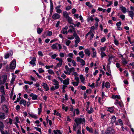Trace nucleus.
Masks as SVG:
<instances>
[{
	"mask_svg": "<svg viewBox=\"0 0 134 134\" xmlns=\"http://www.w3.org/2000/svg\"><path fill=\"white\" fill-rule=\"evenodd\" d=\"M74 121L76 123L75 124H77L80 125L82 123L83 125H85V119L84 118H77L75 119Z\"/></svg>",
	"mask_w": 134,
	"mask_h": 134,
	"instance_id": "1",
	"label": "nucleus"
},
{
	"mask_svg": "<svg viewBox=\"0 0 134 134\" xmlns=\"http://www.w3.org/2000/svg\"><path fill=\"white\" fill-rule=\"evenodd\" d=\"M65 69L66 71H64V72L66 74H68L70 75L72 72L75 71V68L73 67L69 68L67 65L65 66Z\"/></svg>",
	"mask_w": 134,
	"mask_h": 134,
	"instance_id": "2",
	"label": "nucleus"
},
{
	"mask_svg": "<svg viewBox=\"0 0 134 134\" xmlns=\"http://www.w3.org/2000/svg\"><path fill=\"white\" fill-rule=\"evenodd\" d=\"M57 45L58 46L59 49L60 50L62 49V46H61L60 44H58V43H56L55 44H53L51 46V47L53 49H57Z\"/></svg>",
	"mask_w": 134,
	"mask_h": 134,
	"instance_id": "3",
	"label": "nucleus"
},
{
	"mask_svg": "<svg viewBox=\"0 0 134 134\" xmlns=\"http://www.w3.org/2000/svg\"><path fill=\"white\" fill-rule=\"evenodd\" d=\"M81 127L80 125L74 124L73 125V130L74 131L81 130Z\"/></svg>",
	"mask_w": 134,
	"mask_h": 134,
	"instance_id": "4",
	"label": "nucleus"
},
{
	"mask_svg": "<svg viewBox=\"0 0 134 134\" xmlns=\"http://www.w3.org/2000/svg\"><path fill=\"white\" fill-rule=\"evenodd\" d=\"M52 81L54 82V83L53 85L55 87V88L56 89H58L59 87V82L55 79H53Z\"/></svg>",
	"mask_w": 134,
	"mask_h": 134,
	"instance_id": "5",
	"label": "nucleus"
},
{
	"mask_svg": "<svg viewBox=\"0 0 134 134\" xmlns=\"http://www.w3.org/2000/svg\"><path fill=\"white\" fill-rule=\"evenodd\" d=\"M89 36L90 40H91L94 36V34L93 32L91 31H90V32L87 33L85 36V38H87L88 36Z\"/></svg>",
	"mask_w": 134,
	"mask_h": 134,
	"instance_id": "6",
	"label": "nucleus"
},
{
	"mask_svg": "<svg viewBox=\"0 0 134 134\" xmlns=\"http://www.w3.org/2000/svg\"><path fill=\"white\" fill-rule=\"evenodd\" d=\"M77 60V62H79L81 63V65L82 66L85 65V61L82 59L80 58L79 57H77L76 58Z\"/></svg>",
	"mask_w": 134,
	"mask_h": 134,
	"instance_id": "7",
	"label": "nucleus"
},
{
	"mask_svg": "<svg viewBox=\"0 0 134 134\" xmlns=\"http://www.w3.org/2000/svg\"><path fill=\"white\" fill-rule=\"evenodd\" d=\"M114 132V130L110 127L108 128L105 132L106 134H113Z\"/></svg>",
	"mask_w": 134,
	"mask_h": 134,
	"instance_id": "8",
	"label": "nucleus"
},
{
	"mask_svg": "<svg viewBox=\"0 0 134 134\" xmlns=\"http://www.w3.org/2000/svg\"><path fill=\"white\" fill-rule=\"evenodd\" d=\"M60 15L57 13L54 14L52 15V18L54 20L58 19L60 17Z\"/></svg>",
	"mask_w": 134,
	"mask_h": 134,
	"instance_id": "9",
	"label": "nucleus"
},
{
	"mask_svg": "<svg viewBox=\"0 0 134 134\" xmlns=\"http://www.w3.org/2000/svg\"><path fill=\"white\" fill-rule=\"evenodd\" d=\"M16 66V61L15 60H13L11 63L10 67L12 69H14L15 68Z\"/></svg>",
	"mask_w": 134,
	"mask_h": 134,
	"instance_id": "10",
	"label": "nucleus"
},
{
	"mask_svg": "<svg viewBox=\"0 0 134 134\" xmlns=\"http://www.w3.org/2000/svg\"><path fill=\"white\" fill-rule=\"evenodd\" d=\"M110 84L108 82H106L104 85V82H103V86L102 87V88L103 89L104 87H106L107 88H109L110 87Z\"/></svg>",
	"mask_w": 134,
	"mask_h": 134,
	"instance_id": "11",
	"label": "nucleus"
},
{
	"mask_svg": "<svg viewBox=\"0 0 134 134\" xmlns=\"http://www.w3.org/2000/svg\"><path fill=\"white\" fill-rule=\"evenodd\" d=\"M42 86H43L45 90L46 91H48L49 89V87L48 86L47 84L44 82L42 83Z\"/></svg>",
	"mask_w": 134,
	"mask_h": 134,
	"instance_id": "12",
	"label": "nucleus"
},
{
	"mask_svg": "<svg viewBox=\"0 0 134 134\" xmlns=\"http://www.w3.org/2000/svg\"><path fill=\"white\" fill-rule=\"evenodd\" d=\"M120 9L124 13H125L127 12V9L126 8L124 7L122 5H121L120 7Z\"/></svg>",
	"mask_w": 134,
	"mask_h": 134,
	"instance_id": "13",
	"label": "nucleus"
},
{
	"mask_svg": "<svg viewBox=\"0 0 134 134\" xmlns=\"http://www.w3.org/2000/svg\"><path fill=\"white\" fill-rule=\"evenodd\" d=\"M68 29V26H65L62 29V32L63 34H67L68 32L67 31V30Z\"/></svg>",
	"mask_w": 134,
	"mask_h": 134,
	"instance_id": "14",
	"label": "nucleus"
},
{
	"mask_svg": "<svg viewBox=\"0 0 134 134\" xmlns=\"http://www.w3.org/2000/svg\"><path fill=\"white\" fill-rule=\"evenodd\" d=\"M92 50L93 52L92 57L93 58L96 57V56L97 52L95 49L94 48H92Z\"/></svg>",
	"mask_w": 134,
	"mask_h": 134,
	"instance_id": "15",
	"label": "nucleus"
},
{
	"mask_svg": "<svg viewBox=\"0 0 134 134\" xmlns=\"http://www.w3.org/2000/svg\"><path fill=\"white\" fill-rule=\"evenodd\" d=\"M69 78H67L66 79L64 80L63 81V83L66 85H68L69 84Z\"/></svg>",
	"mask_w": 134,
	"mask_h": 134,
	"instance_id": "16",
	"label": "nucleus"
},
{
	"mask_svg": "<svg viewBox=\"0 0 134 134\" xmlns=\"http://www.w3.org/2000/svg\"><path fill=\"white\" fill-rule=\"evenodd\" d=\"M128 12L129 15L131 17L132 19H133L134 16V12L133 11H129Z\"/></svg>",
	"mask_w": 134,
	"mask_h": 134,
	"instance_id": "17",
	"label": "nucleus"
},
{
	"mask_svg": "<svg viewBox=\"0 0 134 134\" xmlns=\"http://www.w3.org/2000/svg\"><path fill=\"white\" fill-rule=\"evenodd\" d=\"M115 104L117 105H119L120 107H122L123 105L122 102L119 101L117 100H115Z\"/></svg>",
	"mask_w": 134,
	"mask_h": 134,
	"instance_id": "18",
	"label": "nucleus"
},
{
	"mask_svg": "<svg viewBox=\"0 0 134 134\" xmlns=\"http://www.w3.org/2000/svg\"><path fill=\"white\" fill-rule=\"evenodd\" d=\"M75 113L77 115L79 113V111L78 109H74V110L73 111V114L72 115V116H75Z\"/></svg>",
	"mask_w": 134,
	"mask_h": 134,
	"instance_id": "19",
	"label": "nucleus"
},
{
	"mask_svg": "<svg viewBox=\"0 0 134 134\" xmlns=\"http://www.w3.org/2000/svg\"><path fill=\"white\" fill-rule=\"evenodd\" d=\"M69 28H70V29L68 30V32L71 33L72 31H74L75 30V28L72 25H70L69 26Z\"/></svg>",
	"mask_w": 134,
	"mask_h": 134,
	"instance_id": "20",
	"label": "nucleus"
},
{
	"mask_svg": "<svg viewBox=\"0 0 134 134\" xmlns=\"http://www.w3.org/2000/svg\"><path fill=\"white\" fill-rule=\"evenodd\" d=\"M5 115L4 113H0V119H4L5 118Z\"/></svg>",
	"mask_w": 134,
	"mask_h": 134,
	"instance_id": "21",
	"label": "nucleus"
},
{
	"mask_svg": "<svg viewBox=\"0 0 134 134\" xmlns=\"http://www.w3.org/2000/svg\"><path fill=\"white\" fill-rule=\"evenodd\" d=\"M80 79L81 82L83 83H84L85 82L84 81L85 80V78L82 75H80Z\"/></svg>",
	"mask_w": 134,
	"mask_h": 134,
	"instance_id": "22",
	"label": "nucleus"
},
{
	"mask_svg": "<svg viewBox=\"0 0 134 134\" xmlns=\"http://www.w3.org/2000/svg\"><path fill=\"white\" fill-rule=\"evenodd\" d=\"M66 19H67L69 23L70 24H72L73 25L74 24L73 23V21L71 18L69 17Z\"/></svg>",
	"mask_w": 134,
	"mask_h": 134,
	"instance_id": "23",
	"label": "nucleus"
},
{
	"mask_svg": "<svg viewBox=\"0 0 134 134\" xmlns=\"http://www.w3.org/2000/svg\"><path fill=\"white\" fill-rule=\"evenodd\" d=\"M2 78L3 79V80L2 81V83L3 84L5 83L7 79V77L6 75H5L2 76Z\"/></svg>",
	"mask_w": 134,
	"mask_h": 134,
	"instance_id": "24",
	"label": "nucleus"
},
{
	"mask_svg": "<svg viewBox=\"0 0 134 134\" xmlns=\"http://www.w3.org/2000/svg\"><path fill=\"white\" fill-rule=\"evenodd\" d=\"M26 101L23 99L21 100L20 102V104L23 105L25 107L26 106Z\"/></svg>",
	"mask_w": 134,
	"mask_h": 134,
	"instance_id": "25",
	"label": "nucleus"
},
{
	"mask_svg": "<svg viewBox=\"0 0 134 134\" xmlns=\"http://www.w3.org/2000/svg\"><path fill=\"white\" fill-rule=\"evenodd\" d=\"M111 120V122L113 124L115 122L116 120V118L114 116H113L110 118Z\"/></svg>",
	"mask_w": 134,
	"mask_h": 134,
	"instance_id": "26",
	"label": "nucleus"
},
{
	"mask_svg": "<svg viewBox=\"0 0 134 134\" xmlns=\"http://www.w3.org/2000/svg\"><path fill=\"white\" fill-rule=\"evenodd\" d=\"M63 15L64 16L66 19L69 17L68 13L66 11H64L63 12Z\"/></svg>",
	"mask_w": 134,
	"mask_h": 134,
	"instance_id": "27",
	"label": "nucleus"
},
{
	"mask_svg": "<svg viewBox=\"0 0 134 134\" xmlns=\"http://www.w3.org/2000/svg\"><path fill=\"white\" fill-rule=\"evenodd\" d=\"M84 52L85 54L87 55L88 56H89L90 55V52L88 49H85V50Z\"/></svg>",
	"mask_w": 134,
	"mask_h": 134,
	"instance_id": "28",
	"label": "nucleus"
},
{
	"mask_svg": "<svg viewBox=\"0 0 134 134\" xmlns=\"http://www.w3.org/2000/svg\"><path fill=\"white\" fill-rule=\"evenodd\" d=\"M87 110L88 113L89 114L92 113L93 111V110L92 107H91L90 109L87 108Z\"/></svg>",
	"mask_w": 134,
	"mask_h": 134,
	"instance_id": "29",
	"label": "nucleus"
},
{
	"mask_svg": "<svg viewBox=\"0 0 134 134\" xmlns=\"http://www.w3.org/2000/svg\"><path fill=\"white\" fill-rule=\"evenodd\" d=\"M4 127V125L3 122L1 121H0V130L3 129Z\"/></svg>",
	"mask_w": 134,
	"mask_h": 134,
	"instance_id": "30",
	"label": "nucleus"
},
{
	"mask_svg": "<svg viewBox=\"0 0 134 134\" xmlns=\"http://www.w3.org/2000/svg\"><path fill=\"white\" fill-rule=\"evenodd\" d=\"M112 98L113 99L116 98L117 99H120V97L119 95H113Z\"/></svg>",
	"mask_w": 134,
	"mask_h": 134,
	"instance_id": "31",
	"label": "nucleus"
},
{
	"mask_svg": "<svg viewBox=\"0 0 134 134\" xmlns=\"http://www.w3.org/2000/svg\"><path fill=\"white\" fill-rule=\"evenodd\" d=\"M47 71L48 73L50 74L53 75H54V72L51 69L48 70H47Z\"/></svg>",
	"mask_w": 134,
	"mask_h": 134,
	"instance_id": "32",
	"label": "nucleus"
},
{
	"mask_svg": "<svg viewBox=\"0 0 134 134\" xmlns=\"http://www.w3.org/2000/svg\"><path fill=\"white\" fill-rule=\"evenodd\" d=\"M107 48V47L105 46L100 47V49L101 52H104L105 51Z\"/></svg>",
	"mask_w": 134,
	"mask_h": 134,
	"instance_id": "33",
	"label": "nucleus"
},
{
	"mask_svg": "<svg viewBox=\"0 0 134 134\" xmlns=\"http://www.w3.org/2000/svg\"><path fill=\"white\" fill-rule=\"evenodd\" d=\"M79 54L82 58H83L85 55L83 52L82 51L79 52Z\"/></svg>",
	"mask_w": 134,
	"mask_h": 134,
	"instance_id": "34",
	"label": "nucleus"
},
{
	"mask_svg": "<svg viewBox=\"0 0 134 134\" xmlns=\"http://www.w3.org/2000/svg\"><path fill=\"white\" fill-rule=\"evenodd\" d=\"M73 56L74 54L72 53H69L68 54V55L67 56V57H69L68 58H73Z\"/></svg>",
	"mask_w": 134,
	"mask_h": 134,
	"instance_id": "35",
	"label": "nucleus"
},
{
	"mask_svg": "<svg viewBox=\"0 0 134 134\" xmlns=\"http://www.w3.org/2000/svg\"><path fill=\"white\" fill-rule=\"evenodd\" d=\"M86 129L87 131L90 133H93V130L92 128L90 129L87 126L86 127Z\"/></svg>",
	"mask_w": 134,
	"mask_h": 134,
	"instance_id": "36",
	"label": "nucleus"
},
{
	"mask_svg": "<svg viewBox=\"0 0 134 134\" xmlns=\"http://www.w3.org/2000/svg\"><path fill=\"white\" fill-rule=\"evenodd\" d=\"M43 30V29L42 28H38L37 29V32L38 34H40Z\"/></svg>",
	"mask_w": 134,
	"mask_h": 134,
	"instance_id": "37",
	"label": "nucleus"
},
{
	"mask_svg": "<svg viewBox=\"0 0 134 134\" xmlns=\"http://www.w3.org/2000/svg\"><path fill=\"white\" fill-rule=\"evenodd\" d=\"M53 132L54 133V134H57L58 133L60 134H61V133L60 131L59 130H54Z\"/></svg>",
	"mask_w": 134,
	"mask_h": 134,
	"instance_id": "38",
	"label": "nucleus"
},
{
	"mask_svg": "<svg viewBox=\"0 0 134 134\" xmlns=\"http://www.w3.org/2000/svg\"><path fill=\"white\" fill-rule=\"evenodd\" d=\"M62 62L63 61L59 62V63H58L57 65V67H60L62 64Z\"/></svg>",
	"mask_w": 134,
	"mask_h": 134,
	"instance_id": "39",
	"label": "nucleus"
},
{
	"mask_svg": "<svg viewBox=\"0 0 134 134\" xmlns=\"http://www.w3.org/2000/svg\"><path fill=\"white\" fill-rule=\"evenodd\" d=\"M5 94H3L1 96V102H4L5 100V98L4 97Z\"/></svg>",
	"mask_w": 134,
	"mask_h": 134,
	"instance_id": "40",
	"label": "nucleus"
},
{
	"mask_svg": "<svg viewBox=\"0 0 134 134\" xmlns=\"http://www.w3.org/2000/svg\"><path fill=\"white\" fill-rule=\"evenodd\" d=\"M122 63L124 64H126L127 63V62L126 61V60L123 57L122 55Z\"/></svg>",
	"mask_w": 134,
	"mask_h": 134,
	"instance_id": "41",
	"label": "nucleus"
},
{
	"mask_svg": "<svg viewBox=\"0 0 134 134\" xmlns=\"http://www.w3.org/2000/svg\"><path fill=\"white\" fill-rule=\"evenodd\" d=\"M101 118L103 120H104L106 117H107V115L105 114H101Z\"/></svg>",
	"mask_w": 134,
	"mask_h": 134,
	"instance_id": "42",
	"label": "nucleus"
},
{
	"mask_svg": "<svg viewBox=\"0 0 134 134\" xmlns=\"http://www.w3.org/2000/svg\"><path fill=\"white\" fill-rule=\"evenodd\" d=\"M30 66H32L33 67L34 66V58H32V59L30 62Z\"/></svg>",
	"mask_w": 134,
	"mask_h": 134,
	"instance_id": "43",
	"label": "nucleus"
},
{
	"mask_svg": "<svg viewBox=\"0 0 134 134\" xmlns=\"http://www.w3.org/2000/svg\"><path fill=\"white\" fill-rule=\"evenodd\" d=\"M88 21L89 22L92 21L93 20V19L92 16L89 17L87 19Z\"/></svg>",
	"mask_w": 134,
	"mask_h": 134,
	"instance_id": "44",
	"label": "nucleus"
},
{
	"mask_svg": "<svg viewBox=\"0 0 134 134\" xmlns=\"http://www.w3.org/2000/svg\"><path fill=\"white\" fill-rule=\"evenodd\" d=\"M62 108L64 110L66 111H67L68 109V107H65L63 104H62Z\"/></svg>",
	"mask_w": 134,
	"mask_h": 134,
	"instance_id": "45",
	"label": "nucleus"
},
{
	"mask_svg": "<svg viewBox=\"0 0 134 134\" xmlns=\"http://www.w3.org/2000/svg\"><path fill=\"white\" fill-rule=\"evenodd\" d=\"M24 82L25 84H28L30 85H31L33 83V82L32 81L29 82V81H24Z\"/></svg>",
	"mask_w": 134,
	"mask_h": 134,
	"instance_id": "46",
	"label": "nucleus"
},
{
	"mask_svg": "<svg viewBox=\"0 0 134 134\" xmlns=\"http://www.w3.org/2000/svg\"><path fill=\"white\" fill-rule=\"evenodd\" d=\"M100 54L102 58H103L104 57L107 56V55L104 52H101L100 53Z\"/></svg>",
	"mask_w": 134,
	"mask_h": 134,
	"instance_id": "47",
	"label": "nucleus"
},
{
	"mask_svg": "<svg viewBox=\"0 0 134 134\" xmlns=\"http://www.w3.org/2000/svg\"><path fill=\"white\" fill-rule=\"evenodd\" d=\"M66 44L67 46H69L71 42V41L70 40H65Z\"/></svg>",
	"mask_w": 134,
	"mask_h": 134,
	"instance_id": "48",
	"label": "nucleus"
},
{
	"mask_svg": "<svg viewBox=\"0 0 134 134\" xmlns=\"http://www.w3.org/2000/svg\"><path fill=\"white\" fill-rule=\"evenodd\" d=\"M15 77L14 76H13V77L10 81V82H11V83L12 84L13 83V82H14V81H15Z\"/></svg>",
	"mask_w": 134,
	"mask_h": 134,
	"instance_id": "49",
	"label": "nucleus"
},
{
	"mask_svg": "<svg viewBox=\"0 0 134 134\" xmlns=\"http://www.w3.org/2000/svg\"><path fill=\"white\" fill-rule=\"evenodd\" d=\"M107 111H109L111 113H112L113 111V109L112 108H109Z\"/></svg>",
	"mask_w": 134,
	"mask_h": 134,
	"instance_id": "50",
	"label": "nucleus"
},
{
	"mask_svg": "<svg viewBox=\"0 0 134 134\" xmlns=\"http://www.w3.org/2000/svg\"><path fill=\"white\" fill-rule=\"evenodd\" d=\"M79 82H72V84L74 86H77L78 85Z\"/></svg>",
	"mask_w": 134,
	"mask_h": 134,
	"instance_id": "51",
	"label": "nucleus"
},
{
	"mask_svg": "<svg viewBox=\"0 0 134 134\" xmlns=\"http://www.w3.org/2000/svg\"><path fill=\"white\" fill-rule=\"evenodd\" d=\"M34 129H35L36 131H38L41 133V130L40 128H38L37 127H34Z\"/></svg>",
	"mask_w": 134,
	"mask_h": 134,
	"instance_id": "52",
	"label": "nucleus"
},
{
	"mask_svg": "<svg viewBox=\"0 0 134 134\" xmlns=\"http://www.w3.org/2000/svg\"><path fill=\"white\" fill-rule=\"evenodd\" d=\"M1 132L2 134H9L8 132L6 130L4 131L1 130Z\"/></svg>",
	"mask_w": 134,
	"mask_h": 134,
	"instance_id": "53",
	"label": "nucleus"
},
{
	"mask_svg": "<svg viewBox=\"0 0 134 134\" xmlns=\"http://www.w3.org/2000/svg\"><path fill=\"white\" fill-rule=\"evenodd\" d=\"M73 32H74L73 35H74V36L75 37V38H77V37L78 38L79 37L77 35L75 30Z\"/></svg>",
	"mask_w": 134,
	"mask_h": 134,
	"instance_id": "54",
	"label": "nucleus"
},
{
	"mask_svg": "<svg viewBox=\"0 0 134 134\" xmlns=\"http://www.w3.org/2000/svg\"><path fill=\"white\" fill-rule=\"evenodd\" d=\"M38 54L40 56L43 57V54L42 51H38Z\"/></svg>",
	"mask_w": 134,
	"mask_h": 134,
	"instance_id": "55",
	"label": "nucleus"
},
{
	"mask_svg": "<svg viewBox=\"0 0 134 134\" xmlns=\"http://www.w3.org/2000/svg\"><path fill=\"white\" fill-rule=\"evenodd\" d=\"M34 122L35 124H36V126H40V125H39L40 122L38 120Z\"/></svg>",
	"mask_w": 134,
	"mask_h": 134,
	"instance_id": "56",
	"label": "nucleus"
},
{
	"mask_svg": "<svg viewBox=\"0 0 134 134\" xmlns=\"http://www.w3.org/2000/svg\"><path fill=\"white\" fill-rule=\"evenodd\" d=\"M53 65H52L49 66V65H46L45 66V68L47 69H49L50 68H52L53 67Z\"/></svg>",
	"mask_w": 134,
	"mask_h": 134,
	"instance_id": "57",
	"label": "nucleus"
},
{
	"mask_svg": "<svg viewBox=\"0 0 134 134\" xmlns=\"http://www.w3.org/2000/svg\"><path fill=\"white\" fill-rule=\"evenodd\" d=\"M76 40L75 41V43H78L80 42V38L79 37L77 38H75Z\"/></svg>",
	"mask_w": 134,
	"mask_h": 134,
	"instance_id": "58",
	"label": "nucleus"
},
{
	"mask_svg": "<svg viewBox=\"0 0 134 134\" xmlns=\"http://www.w3.org/2000/svg\"><path fill=\"white\" fill-rule=\"evenodd\" d=\"M20 122L19 120V119L18 116H16L15 117V123H19Z\"/></svg>",
	"mask_w": 134,
	"mask_h": 134,
	"instance_id": "59",
	"label": "nucleus"
},
{
	"mask_svg": "<svg viewBox=\"0 0 134 134\" xmlns=\"http://www.w3.org/2000/svg\"><path fill=\"white\" fill-rule=\"evenodd\" d=\"M52 34V32L50 31H48L47 32V35L48 36H51Z\"/></svg>",
	"mask_w": 134,
	"mask_h": 134,
	"instance_id": "60",
	"label": "nucleus"
},
{
	"mask_svg": "<svg viewBox=\"0 0 134 134\" xmlns=\"http://www.w3.org/2000/svg\"><path fill=\"white\" fill-rule=\"evenodd\" d=\"M38 71L40 73H43L44 72V70L42 69L41 68H39L38 70Z\"/></svg>",
	"mask_w": 134,
	"mask_h": 134,
	"instance_id": "61",
	"label": "nucleus"
},
{
	"mask_svg": "<svg viewBox=\"0 0 134 134\" xmlns=\"http://www.w3.org/2000/svg\"><path fill=\"white\" fill-rule=\"evenodd\" d=\"M57 55L55 54H52L51 56V58L52 59H54L57 57Z\"/></svg>",
	"mask_w": 134,
	"mask_h": 134,
	"instance_id": "62",
	"label": "nucleus"
},
{
	"mask_svg": "<svg viewBox=\"0 0 134 134\" xmlns=\"http://www.w3.org/2000/svg\"><path fill=\"white\" fill-rule=\"evenodd\" d=\"M73 72L72 73V75H74L75 77L76 76H78L79 75L76 72Z\"/></svg>",
	"mask_w": 134,
	"mask_h": 134,
	"instance_id": "63",
	"label": "nucleus"
},
{
	"mask_svg": "<svg viewBox=\"0 0 134 134\" xmlns=\"http://www.w3.org/2000/svg\"><path fill=\"white\" fill-rule=\"evenodd\" d=\"M46 79H47L48 80H50L52 79V77L51 75H48L46 77Z\"/></svg>",
	"mask_w": 134,
	"mask_h": 134,
	"instance_id": "64",
	"label": "nucleus"
}]
</instances>
